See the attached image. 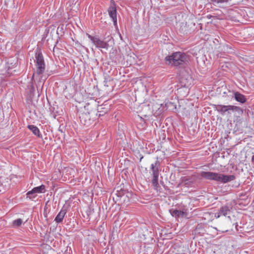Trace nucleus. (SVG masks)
Masks as SVG:
<instances>
[{
	"mask_svg": "<svg viewBox=\"0 0 254 254\" xmlns=\"http://www.w3.org/2000/svg\"><path fill=\"white\" fill-rule=\"evenodd\" d=\"M98 112L99 113L98 116L100 117L101 116H103L104 115V114H105L106 113H107V111L104 112V111H101L98 110Z\"/></svg>",
	"mask_w": 254,
	"mask_h": 254,
	"instance_id": "412c9836",
	"label": "nucleus"
},
{
	"mask_svg": "<svg viewBox=\"0 0 254 254\" xmlns=\"http://www.w3.org/2000/svg\"><path fill=\"white\" fill-rule=\"evenodd\" d=\"M70 2L72 4H75L76 3V1L75 0H70Z\"/></svg>",
	"mask_w": 254,
	"mask_h": 254,
	"instance_id": "4be33fe9",
	"label": "nucleus"
},
{
	"mask_svg": "<svg viewBox=\"0 0 254 254\" xmlns=\"http://www.w3.org/2000/svg\"><path fill=\"white\" fill-rule=\"evenodd\" d=\"M109 14L111 18H112L114 24L115 25L117 23V10L114 3H113V5H111L108 9Z\"/></svg>",
	"mask_w": 254,
	"mask_h": 254,
	"instance_id": "6e6552de",
	"label": "nucleus"
},
{
	"mask_svg": "<svg viewBox=\"0 0 254 254\" xmlns=\"http://www.w3.org/2000/svg\"><path fill=\"white\" fill-rule=\"evenodd\" d=\"M200 176L203 178L215 181L222 183H227L233 181L236 177L234 175H226L221 173L202 171L200 173Z\"/></svg>",
	"mask_w": 254,
	"mask_h": 254,
	"instance_id": "f03ea898",
	"label": "nucleus"
},
{
	"mask_svg": "<svg viewBox=\"0 0 254 254\" xmlns=\"http://www.w3.org/2000/svg\"><path fill=\"white\" fill-rule=\"evenodd\" d=\"M227 107L229 108H227V110H226V112H227L228 114H231L230 111L236 112L239 114H242L243 113V109L239 107L233 105H227Z\"/></svg>",
	"mask_w": 254,
	"mask_h": 254,
	"instance_id": "9b49d317",
	"label": "nucleus"
},
{
	"mask_svg": "<svg viewBox=\"0 0 254 254\" xmlns=\"http://www.w3.org/2000/svg\"><path fill=\"white\" fill-rule=\"evenodd\" d=\"M87 35L88 38L90 39L97 48L105 49L109 48V45L107 42H104L103 40L100 39L97 37L92 36L89 34H87Z\"/></svg>",
	"mask_w": 254,
	"mask_h": 254,
	"instance_id": "39448f33",
	"label": "nucleus"
},
{
	"mask_svg": "<svg viewBox=\"0 0 254 254\" xmlns=\"http://www.w3.org/2000/svg\"><path fill=\"white\" fill-rule=\"evenodd\" d=\"M84 109L86 112L81 114L79 118L80 121L84 125H86L90 123L91 118V115L96 114L97 115V114L96 113V110H94V108L90 106V103L86 104Z\"/></svg>",
	"mask_w": 254,
	"mask_h": 254,
	"instance_id": "7ed1b4c3",
	"label": "nucleus"
},
{
	"mask_svg": "<svg viewBox=\"0 0 254 254\" xmlns=\"http://www.w3.org/2000/svg\"><path fill=\"white\" fill-rule=\"evenodd\" d=\"M35 59L36 63V73L38 74H42L45 70V64L44 58L41 52L39 51L35 54Z\"/></svg>",
	"mask_w": 254,
	"mask_h": 254,
	"instance_id": "20e7f679",
	"label": "nucleus"
},
{
	"mask_svg": "<svg viewBox=\"0 0 254 254\" xmlns=\"http://www.w3.org/2000/svg\"><path fill=\"white\" fill-rule=\"evenodd\" d=\"M230 212V210L229 207L227 206H223L220 208L218 212L215 213V217L218 218L221 215L226 216Z\"/></svg>",
	"mask_w": 254,
	"mask_h": 254,
	"instance_id": "9d476101",
	"label": "nucleus"
},
{
	"mask_svg": "<svg viewBox=\"0 0 254 254\" xmlns=\"http://www.w3.org/2000/svg\"><path fill=\"white\" fill-rule=\"evenodd\" d=\"M177 209H170V212L172 216L177 217Z\"/></svg>",
	"mask_w": 254,
	"mask_h": 254,
	"instance_id": "aec40b11",
	"label": "nucleus"
},
{
	"mask_svg": "<svg viewBox=\"0 0 254 254\" xmlns=\"http://www.w3.org/2000/svg\"><path fill=\"white\" fill-rule=\"evenodd\" d=\"M45 31H46L47 33H48V32H49V29H46V30H45Z\"/></svg>",
	"mask_w": 254,
	"mask_h": 254,
	"instance_id": "b1692460",
	"label": "nucleus"
},
{
	"mask_svg": "<svg viewBox=\"0 0 254 254\" xmlns=\"http://www.w3.org/2000/svg\"><path fill=\"white\" fill-rule=\"evenodd\" d=\"M159 178H153L152 180V184L155 190H158V188L160 187L158 183Z\"/></svg>",
	"mask_w": 254,
	"mask_h": 254,
	"instance_id": "a211bd4d",
	"label": "nucleus"
},
{
	"mask_svg": "<svg viewBox=\"0 0 254 254\" xmlns=\"http://www.w3.org/2000/svg\"><path fill=\"white\" fill-rule=\"evenodd\" d=\"M66 210L65 209L62 208L55 219V221L57 223H61L63 221Z\"/></svg>",
	"mask_w": 254,
	"mask_h": 254,
	"instance_id": "f8f14e48",
	"label": "nucleus"
},
{
	"mask_svg": "<svg viewBox=\"0 0 254 254\" xmlns=\"http://www.w3.org/2000/svg\"><path fill=\"white\" fill-rule=\"evenodd\" d=\"M160 166V162L157 158V160L151 165L150 170L152 173L153 178H159Z\"/></svg>",
	"mask_w": 254,
	"mask_h": 254,
	"instance_id": "423d86ee",
	"label": "nucleus"
},
{
	"mask_svg": "<svg viewBox=\"0 0 254 254\" xmlns=\"http://www.w3.org/2000/svg\"><path fill=\"white\" fill-rule=\"evenodd\" d=\"M177 213V217H185L187 216V211L185 208H184L182 210H178Z\"/></svg>",
	"mask_w": 254,
	"mask_h": 254,
	"instance_id": "f3484780",
	"label": "nucleus"
},
{
	"mask_svg": "<svg viewBox=\"0 0 254 254\" xmlns=\"http://www.w3.org/2000/svg\"><path fill=\"white\" fill-rule=\"evenodd\" d=\"M31 87L32 88H34V86H33V85L32 84H31Z\"/></svg>",
	"mask_w": 254,
	"mask_h": 254,
	"instance_id": "a878e982",
	"label": "nucleus"
},
{
	"mask_svg": "<svg viewBox=\"0 0 254 254\" xmlns=\"http://www.w3.org/2000/svg\"><path fill=\"white\" fill-rule=\"evenodd\" d=\"M227 231H228L227 230H223L222 232H227Z\"/></svg>",
	"mask_w": 254,
	"mask_h": 254,
	"instance_id": "393cba45",
	"label": "nucleus"
},
{
	"mask_svg": "<svg viewBox=\"0 0 254 254\" xmlns=\"http://www.w3.org/2000/svg\"><path fill=\"white\" fill-rule=\"evenodd\" d=\"M28 128L32 131L34 135L39 137H41V135L40 133V130L37 127L34 125H29Z\"/></svg>",
	"mask_w": 254,
	"mask_h": 254,
	"instance_id": "4468645a",
	"label": "nucleus"
},
{
	"mask_svg": "<svg viewBox=\"0 0 254 254\" xmlns=\"http://www.w3.org/2000/svg\"><path fill=\"white\" fill-rule=\"evenodd\" d=\"M197 180V177L195 175H193L189 177H185L183 179V182L184 185L187 187H192L195 183Z\"/></svg>",
	"mask_w": 254,
	"mask_h": 254,
	"instance_id": "1a4fd4ad",
	"label": "nucleus"
},
{
	"mask_svg": "<svg viewBox=\"0 0 254 254\" xmlns=\"http://www.w3.org/2000/svg\"><path fill=\"white\" fill-rule=\"evenodd\" d=\"M160 106L159 104H155L153 105L152 106V110L150 112L153 114L155 116H158L161 113L162 110L160 109L159 107Z\"/></svg>",
	"mask_w": 254,
	"mask_h": 254,
	"instance_id": "2eb2a0df",
	"label": "nucleus"
},
{
	"mask_svg": "<svg viewBox=\"0 0 254 254\" xmlns=\"http://www.w3.org/2000/svg\"><path fill=\"white\" fill-rule=\"evenodd\" d=\"M165 61L167 64L182 67L184 66L188 63V56L185 53L177 52L167 56Z\"/></svg>",
	"mask_w": 254,
	"mask_h": 254,
	"instance_id": "f257e3e1",
	"label": "nucleus"
},
{
	"mask_svg": "<svg viewBox=\"0 0 254 254\" xmlns=\"http://www.w3.org/2000/svg\"><path fill=\"white\" fill-rule=\"evenodd\" d=\"M45 190V187L44 185H42L41 186L37 187L34 188L31 190L29 191L27 193V196L30 198H34L36 195H32L33 194L36 193H42L44 192Z\"/></svg>",
	"mask_w": 254,
	"mask_h": 254,
	"instance_id": "0eeeda50",
	"label": "nucleus"
},
{
	"mask_svg": "<svg viewBox=\"0 0 254 254\" xmlns=\"http://www.w3.org/2000/svg\"><path fill=\"white\" fill-rule=\"evenodd\" d=\"M22 223V220L21 219H17L15 220L13 222V225L15 227H19L21 225Z\"/></svg>",
	"mask_w": 254,
	"mask_h": 254,
	"instance_id": "6ab92c4d",
	"label": "nucleus"
},
{
	"mask_svg": "<svg viewBox=\"0 0 254 254\" xmlns=\"http://www.w3.org/2000/svg\"><path fill=\"white\" fill-rule=\"evenodd\" d=\"M227 108H229L227 107L226 105H218L216 107L217 111L222 115L225 114L226 113Z\"/></svg>",
	"mask_w": 254,
	"mask_h": 254,
	"instance_id": "dca6fc26",
	"label": "nucleus"
},
{
	"mask_svg": "<svg viewBox=\"0 0 254 254\" xmlns=\"http://www.w3.org/2000/svg\"><path fill=\"white\" fill-rule=\"evenodd\" d=\"M254 156H253L252 160H254Z\"/></svg>",
	"mask_w": 254,
	"mask_h": 254,
	"instance_id": "bb28decb",
	"label": "nucleus"
},
{
	"mask_svg": "<svg viewBox=\"0 0 254 254\" xmlns=\"http://www.w3.org/2000/svg\"><path fill=\"white\" fill-rule=\"evenodd\" d=\"M235 98L236 100L241 103H244L246 101L245 96L239 92L235 93Z\"/></svg>",
	"mask_w": 254,
	"mask_h": 254,
	"instance_id": "ddd939ff",
	"label": "nucleus"
},
{
	"mask_svg": "<svg viewBox=\"0 0 254 254\" xmlns=\"http://www.w3.org/2000/svg\"><path fill=\"white\" fill-rule=\"evenodd\" d=\"M228 218H229L230 219V216H228Z\"/></svg>",
	"mask_w": 254,
	"mask_h": 254,
	"instance_id": "cd10ccee",
	"label": "nucleus"
},
{
	"mask_svg": "<svg viewBox=\"0 0 254 254\" xmlns=\"http://www.w3.org/2000/svg\"><path fill=\"white\" fill-rule=\"evenodd\" d=\"M149 106H150V105H145V106H144V108L145 109H148V108H149Z\"/></svg>",
	"mask_w": 254,
	"mask_h": 254,
	"instance_id": "5701e85b",
	"label": "nucleus"
}]
</instances>
